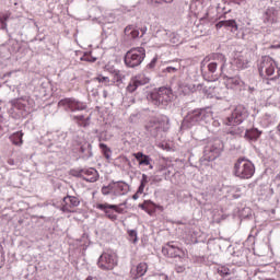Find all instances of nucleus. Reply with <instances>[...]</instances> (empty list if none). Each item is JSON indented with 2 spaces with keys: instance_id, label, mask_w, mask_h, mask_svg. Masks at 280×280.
I'll use <instances>...</instances> for the list:
<instances>
[{
  "instance_id": "nucleus-17",
  "label": "nucleus",
  "mask_w": 280,
  "mask_h": 280,
  "mask_svg": "<svg viewBox=\"0 0 280 280\" xmlns=\"http://www.w3.org/2000/svg\"><path fill=\"white\" fill-rule=\"evenodd\" d=\"M225 86L231 91L246 90V83L240 77H229L225 81Z\"/></svg>"
},
{
  "instance_id": "nucleus-58",
  "label": "nucleus",
  "mask_w": 280,
  "mask_h": 280,
  "mask_svg": "<svg viewBox=\"0 0 280 280\" xmlns=\"http://www.w3.org/2000/svg\"><path fill=\"white\" fill-rule=\"evenodd\" d=\"M163 172H164L165 175L170 174V171H167L166 168L163 170Z\"/></svg>"
},
{
  "instance_id": "nucleus-11",
  "label": "nucleus",
  "mask_w": 280,
  "mask_h": 280,
  "mask_svg": "<svg viewBox=\"0 0 280 280\" xmlns=\"http://www.w3.org/2000/svg\"><path fill=\"white\" fill-rule=\"evenodd\" d=\"M117 266V254L114 252H104L103 255L98 257L97 267L101 270H114Z\"/></svg>"
},
{
  "instance_id": "nucleus-35",
  "label": "nucleus",
  "mask_w": 280,
  "mask_h": 280,
  "mask_svg": "<svg viewBox=\"0 0 280 280\" xmlns=\"http://www.w3.org/2000/svg\"><path fill=\"white\" fill-rule=\"evenodd\" d=\"M10 19L9 14H1L0 13V24H1V30H4L8 32V20Z\"/></svg>"
},
{
  "instance_id": "nucleus-6",
  "label": "nucleus",
  "mask_w": 280,
  "mask_h": 280,
  "mask_svg": "<svg viewBox=\"0 0 280 280\" xmlns=\"http://www.w3.org/2000/svg\"><path fill=\"white\" fill-rule=\"evenodd\" d=\"M143 60H145V48L133 47L125 54L124 62L128 69H137L141 67Z\"/></svg>"
},
{
  "instance_id": "nucleus-23",
  "label": "nucleus",
  "mask_w": 280,
  "mask_h": 280,
  "mask_svg": "<svg viewBox=\"0 0 280 280\" xmlns=\"http://www.w3.org/2000/svg\"><path fill=\"white\" fill-rule=\"evenodd\" d=\"M217 30H222V27H225V30H231V32H237L238 26L237 22L235 20H222L219 21L215 24Z\"/></svg>"
},
{
  "instance_id": "nucleus-55",
  "label": "nucleus",
  "mask_w": 280,
  "mask_h": 280,
  "mask_svg": "<svg viewBox=\"0 0 280 280\" xmlns=\"http://www.w3.org/2000/svg\"><path fill=\"white\" fill-rule=\"evenodd\" d=\"M8 164L9 165H14V160L13 159L8 160Z\"/></svg>"
},
{
  "instance_id": "nucleus-60",
  "label": "nucleus",
  "mask_w": 280,
  "mask_h": 280,
  "mask_svg": "<svg viewBox=\"0 0 280 280\" xmlns=\"http://www.w3.org/2000/svg\"><path fill=\"white\" fill-rule=\"evenodd\" d=\"M162 277H163V279H167V276H165V275H162Z\"/></svg>"
},
{
  "instance_id": "nucleus-37",
  "label": "nucleus",
  "mask_w": 280,
  "mask_h": 280,
  "mask_svg": "<svg viewBox=\"0 0 280 280\" xmlns=\"http://www.w3.org/2000/svg\"><path fill=\"white\" fill-rule=\"evenodd\" d=\"M129 242L137 244L139 237L137 236V230H128Z\"/></svg>"
},
{
  "instance_id": "nucleus-43",
  "label": "nucleus",
  "mask_w": 280,
  "mask_h": 280,
  "mask_svg": "<svg viewBox=\"0 0 280 280\" xmlns=\"http://www.w3.org/2000/svg\"><path fill=\"white\" fill-rule=\"evenodd\" d=\"M151 179V185H156V183H161V180H163V178H161V176L159 175H153L150 177Z\"/></svg>"
},
{
  "instance_id": "nucleus-16",
  "label": "nucleus",
  "mask_w": 280,
  "mask_h": 280,
  "mask_svg": "<svg viewBox=\"0 0 280 280\" xmlns=\"http://www.w3.org/2000/svg\"><path fill=\"white\" fill-rule=\"evenodd\" d=\"M62 202L61 211L63 213H73V209H75V207H80V198L75 196L68 195L63 197Z\"/></svg>"
},
{
  "instance_id": "nucleus-2",
  "label": "nucleus",
  "mask_w": 280,
  "mask_h": 280,
  "mask_svg": "<svg viewBox=\"0 0 280 280\" xmlns=\"http://www.w3.org/2000/svg\"><path fill=\"white\" fill-rule=\"evenodd\" d=\"M248 117V109L244 105H237L231 116L224 119L225 126H233L228 130V135H232L233 137H237L242 135V129L237 126L240 124H244V120Z\"/></svg>"
},
{
  "instance_id": "nucleus-34",
  "label": "nucleus",
  "mask_w": 280,
  "mask_h": 280,
  "mask_svg": "<svg viewBox=\"0 0 280 280\" xmlns=\"http://www.w3.org/2000/svg\"><path fill=\"white\" fill-rule=\"evenodd\" d=\"M100 149L102 150L103 156H105V159L107 161H110V148H108V145L104 144V143H100Z\"/></svg>"
},
{
  "instance_id": "nucleus-63",
  "label": "nucleus",
  "mask_w": 280,
  "mask_h": 280,
  "mask_svg": "<svg viewBox=\"0 0 280 280\" xmlns=\"http://www.w3.org/2000/svg\"><path fill=\"white\" fill-rule=\"evenodd\" d=\"M277 178H279V180H280V175H277Z\"/></svg>"
},
{
  "instance_id": "nucleus-18",
  "label": "nucleus",
  "mask_w": 280,
  "mask_h": 280,
  "mask_svg": "<svg viewBox=\"0 0 280 280\" xmlns=\"http://www.w3.org/2000/svg\"><path fill=\"white\" fill-rule=\"evenodd\" d=\"M96 209H98V211H103L105 213V218H108V220H110L112 222H116L118 217L117 214H115V205L96 203Z\"/></svg>"
},
{
  "instance_id": "nucleus-40",
  "label": "nucleus",
  "mask_w": 280,
  "mask_h": 280,
  "mask_svg": "<svg viewBox=\"0 0 280 280\" xmlns=\"http://www.w3.org/2000/svg\"><path fill=\"white\" fill-rule=\"evenodd\" d=\"M80 60H82L83 62H95L97 60V58L91 56V54H84Z\"/></svg>"
},
{
  "instance_id": "nucleus-12",
  "label": "nucleus",
  "mask_w": 280,
  "mask_h": 280,
  "mask_svg": "<svg viewBox=\"0 0 280 280\" xmlns=\"http://www.w3.org/2000/svg\"><path fill=\"white\" fill-rule=\"evenodd\" d=\"M59 108L70 110V113H78V110H86V105L75 98H62L58 102Z\"/></svg>"
},
{
  "instance_id": "nucleus-15",
  "label": "nucleus",
  "mask_w": 280,
  "mask_h": 280,
  "mask_svg": "<svg viewBox=\"0 0 280 280\" xmlns=\"http://www.w3.org/2000/svg\"><path fill=\"white\" fill-rule=\"evenodd\" d=\"M145 84H150V77L145 74H138L129 82L127 86V91L129 93H135L139 86H145Z\"/></svg>"
},
{
  "instance_id": "nucleus-28",
  "label": "nucleus",
  "mask_w": 280,
  "mask_h": 280,
  "mask_svg": "<svg viewBox=\"0 0 280 280\" xmlns=\"http://www.w3.org/2000/svg\"><path fill=\"white\" fill-rule=\"evenodd\" d=\"M73 121H77L79 126L86 128L91 121V116L85 117L84 115L72 116Z\"/></svg>"
},
{
  "instance_id": "nucleus-36",
  "label": "nucleus",
  "mask_w": 280,
  "mask_h": 280,
  "mask_svg": "<svg viewBox=\"0 0 280 280\" xmlns=\"http://www.w3.org/2000/svg\"><path fill=\"white\" fill-rule=\"evenodd\" d=\"M145 205L147 213H149V215H152V213L156 211V203L152 202L151 200H145Z\"/></svg>"
},
{
  "instance_id": "nucleus-59",
  "label": "nucleus",
  "mask_w": 280,
  "mask_h": 280,
  "mask_svg": "<svg viewBox=\"0 0 280 280\" xmlns=\"http://www.w3.org/2000/svg\"><path fill=\"white\" fill-rule=\"evenodd\" d=\"M273 49H279L280 48V45H277V46H272Z\"/></svg>"
},
{
  "instance_id": "nucleus-3",
  "label": "nucleus",
  "mask_w": 280,
  "mask_h": 280,
  "mask_svg": "<svg viewBox=\"0 0 280 280\" xmlns=\"http://www.w3.org/2000/svg\"><path fill=\"white\" fill-rule=\"evenodd\" d=\"M258 71L260 78L265 80H279L280 78V69L277 67V61L272 59L270 56L261 57L258 63Z\"/></svg>"
},
{
  "instance_id": "nucleus-30",
  "label": "nucleus",
  "mask_w": 280,
  "mask_h": 280,
  "mask_svg": "<svg viewBox=\"0 0 280 280\" xmlns=\"http://www.w3.org/2000/svg\"><path fill=\"white\" fill-rule=\"evenodd\" d=\"M139 30L135 25H128L125 27V36L128 38H139Z\"/></svg>"
},
{
  "instance_id": "nucleus-61",
  "label": "nucleus",
  "mask_w": 280,
  "mask_h": 280,
  "mask_svg": "<svg viewBox=\"0 0 280 280\" xmlns=\"http://www.w3.org/2000/svg\"><path fill=\"white\" fill-rule=\"evenodd\" d=\"M194 5H195V4H194V3H191V4H190V8H194Z\"/></svg>"
},
{
  "instance_id": "nucleus-27",
  "label": "nucleus",
  "mask_w": 280,
  "mask_h": 280,
  "mask_svg": "<svg viewBox=\"0 0 280 280\" xmlns=\"http://www.w3.org/2000/svg\"><path fill=\"white\" fill-rule=\"evenodd\" d=\"M261 137V131L257 128L247 129L245 131V139L248 141H257Z\"/></svg>"
},
{
  "instance_id": "nucleus-13",
  "label": "nucleus",
  "mask_w": 280,
  "mask_h": 280,
  "mask_svg": "<svg viewBox=\"0 0 280 280\" xmlns=\"http://www.w3.org/2000/svg\"><path fill=\"white\" fill-rule=\"evenodd\" d=\"M162 255L174 259L176 257H185V252L176 245V242H168L162 247Z\"/></svg>"
},
{
  "instance_id": "nucleus-19",
  "label": "nucleus",
  "mask_w": 280,
  "mask_h": 280,
  "mask_svg": "<svg viewBox=\"0 0 280 280\" xmlns=\"http://www.w3.org/2000/svg\"><path fill=\"white\" fill-rule=\"evenodd\" d=\"M232 65L236 67V69H248V54L236 52L234 55Z\"/></svg>"
},
{
  "instance_id": "nucleus-9",
  "label": "nucleus",
  "mask_w": 280,
  "mask_h": 280,
  "mask_svg": "<svg viewBox=\"0 0 280 280\" xmlns=\"http://www.w3.org/2000/svg\"><path fill=\"white\" fill-rule=\"evenodd\" d=\"M165 124H170V118H167V116H155L150 118L144 125L145 135H148V137H156L159 130H161Z\"/></svg>"
},
{
  "instance_id": "nucleus-32",
  "label": "nucleus",
  "mask_w": 280,
  "mask_h": 280,
  "mask_svg": "<svg viewBox=\"0 0 280 280\" xmlns=\"http://www.w3.org/2000/svg\"><path fill=\"white\" fill-rule=\"evenodd\" d=\"M150 178L147 174H142V178L140 180V186L138 187V194H143L145 191V185L150 183Z\"/></svg>"
},
{
  "instance_id": "nucleus-8",
  "label": "nucleus",
  "mask_w": 280,
  "mask_h": 280,
  "mask_svg": "<svg viewBox=\"0 0 280 280\" xmlns=\"http://www.w3.org/2000/svg\"><path fill=\"white\" fill-rule=\"evenodd\" d=\"M224 144L220 140H210L207 145L203 148V155L201 161H207L211 163V161H215L218 156L222 153Z\"/></svg>"
},
{
  "instance_id": "nucleus-20",
  "label": "nucleus",
  "mask_w": 280,
  "mask_h": 280,
  "mask_svg": "<svg viewBox=\"0 0 280 280\" xmlns=\"http://www.w3.org/2000/svg\"><path fill=\"white\" fill-rule=\"evenodd\" d=\"M13 110L20 115V117H27L30 115V104L27 101L21 98L13 104Z\"/></svg>"
},
{
  "instance_id": "nucleus-38",
  "label": "nucleus",
  "mask_w": 280,
  "mask_h": 280,
  "mask_svg": "<svg viewBox=\"0 0 280 280\" xmlns=\"http://www.w3.org/2000/svg\"><path fill=\"white\" fill-rule=\"evenodd\" d=\"M156 62H159V56L155 55L151 61L147 65V69H149L150 71H154V69H156Z\"/></svg>"
},
{
  "instance_id": "nucleus-45",
  "label": "nucleus",
  "mask_w": 280,
  "mask_h": 280,
  "mask_svg": "<svg viewBox=\"0 0 280 280\" xmlns=\"http://www.w3.org/2000/svg\"><path fill=\"white\" fill-rule=\"evenodd\" d=\"M129 121H130V124H137L139 121V114H132L129 117Z\"/></svg>"
},
{
  "instance_id": "nucleus-1",
  "label": "nucleus",
  "mask_w": 280,
  "mask_h": 280,
  "mask_svg": "<svg viewBox=\"0 0 280 280\" xmlns=\"http://www.w3.org/2000/svg\"><path fill=\"white\" fill-rule=\"evenodd\" d=\"M211 119H213V112H211L209 108L191 109L184 117L182 128L184 130H189V128H194V126L209 124Z\"/></svg>"
},
{
  "instance_id": "nucleus-21",
  "label": "nucleus",
  "mask_w": 280,
  "mask_h": 280,
  "mask_svg": "<svg viewBox=\"0 0 280 280\" xmlns=\"http://www.w3.org/2000/svg\"><path fill=\"white\" fill-rule=\"evenodd\" d=\"M148 272V264L140 262L136 267H132L130 270L131 279H141Z\"/></svg>"
},
{
  "instance_id": "nucleus-48",
  "label": "nucleus",
  "mask_w": 280,
  "mask_h": 280,
  "mask_svg": "<svg viewBox=\"0 0 280 280\" xmlns=\"http://www.w3.org/2000/svg\"><path fill=\"white\" fill-rule=\"evenodd\" d=\"M174 0H151V3H172Z\"/></svg>"
},
{
  "instance_id": "nucleus-7",
  "label": "nucleus",
  "mask_w": 280,
  "mask_h": 280,
  "mask_svg": "<svg viewBox=\"0 0 280 280\" xmlns=\"http://www.w3.org/2000/svg\"><path fill=\"white\" fill-rule=\"evenodd\" d=\"M128 191H130V185L124 180H112L107 186H103L101 188L103 196H114L115 198L126 196Z\"/></svg>"
},
{
  "instance_id": "nucleus-41",
  "label": "nucleus",
  "mask_w": 280,
  "mask_h": 280,
  "mask_svg": "<svg viewBox=\"0 0 280 280\" xmlns=\"http://www.w3.org/2000/svg\"><path fill=\"white\" fill-rule=\"evenodd\" d=\"M113 75H114L113 84H115V82H121V80H122L121 71L113 70Z\"/></svg>"
},
{
  "instance_id": "nucleus-62",
  "label": "nucleus",
  "mask_w": 280,
  "mask_h": 280,
  "mask_svg": "<svg viewBox=\"0 0 280 280\" xmlns=\"http://www.w3.org/2000/svg\"><path fill=\"white\" fill-rule=\"evenodd\" d=\"M164 34H167V31H163Z\"/></svg>"
},
{
  "instance_id": "nucleus-57",
  "label": "nucleus",
  "mask_w": 280,
  "mask_h": 280,
  "mask_svg": "<svg viewBox=\"0 0 280 280\" xmlns=\"http://www.w3.org/2000/svg\"><path fill=\"white\" fill-rule=\"evenodd\" d=\"M207 60V58L201 62V71H202V69H203V67H205V61Z\"/></svg>"
},
{
  "instance_id": "nucleus-51",
  "label": "nucleus",
  "mask_w": 280,
  "mask_h": 280,
  "mask_svg": "<svg viewBox=\"0 0 280 280\" xmlns=\"http://www.w3.org/2000/svg\"><path fill=\"white\" fill-rule=\"evenodd\" d=\"M116 208H114L115 213H124V209L119 208V206L115 205Z\"/></svg>"
},
{
  "instance_id": "nucleus-46",
  "label": "nucleus",
  "mask_w": 280,
  "mask_h": 280,
  "mask_svg": "<svg viewBox=\"0 0 280 280\" xmlns=\"http://www.w3.org/2000/svg\"><path fill=\"white\" fill-rule=\"evenodd\" d=\"M175 272H177L178 275L185 272V266L176 265Z\"/></svg>"
},
{
  "instance_id": "nucleus-33",
  "label": "nucleus",
  "mask_w": 280,
  "mask_h": 280,
  "mask_svg": "<svg viewBox=\"0 0 280 280\" xmlns=\"http://www.w3.org/2000/svg\"><path fill=\"white\" fill-rule=\"evenodd\" d=\"M214 270L220 277H229V275H231V269L226 266H218Z\"/></svg>"
},
{
  "instance_id": "nucleus-22",
  "label": "nucleus",
  "mask_w": 280,
  "mask_h": 280,
  "mask_svg": "<svg viewBox=\"0 0 280 280\" xmlns=\"http://www.w3.org/2000/svg\"><path fill=\"white\" fill-rule=\"evenodd\" d=\"M135 159L138 161L140 166H149V170H154L152 164V158L150 155L143 154V152L133 153Z\"/></svg>"
},
{
  "instance_id": "nucleus-44",
  "label": "nucleus",
  "mask_w": 280,
  "mask_h": 280,
  "mask_svg": "<svg viewBox=\"0 0 280 280\" xmlns=\"http://www.w3.org/2000/svg\"><path fill=\"white\" fill-rule=\"evenodd\" d=\"M176 71H178V68L170 66L163 70V73H176Z\"/></svg>"
},
{
  "instance_id": "nucleus-52",
  "label": "nucleus",
  "mask_w": 280,
  "mask_h": 280,
  "mask_svg": "<svg viewBox=\"0 0 280 280\" xmlns=\"http://www.w3.org/2000/svg\"><path fill=\"white\" fill-rule=\"evenodd\" d=\"M143 194V192H139V189L136 191V194H133L132 196V200H139V196Z\"/></svg>"
},
{
  "instance_id": "nucleus-31",
  "label": "nucleus",
  "mask_w": 280,
  "mask_h": 280,
  "mask_svg": "<svg viewBox=\"0 0 280 280\" xmlns=\"http://www.w3.org/2000/svg\"><path fill=\"white\" fill-rule=\"evenodd\" d=\"M80 152L83 154V159L89 160L93 156V152L91 151V144L80 147Z\"/></svg>"
},
{
  "instance_id": "nucleus-4",
  "label": "nucleus",
  "mask_w": 280,
  "mask_h": 280,
  "mask_svg": "<svg viewBox=\"0 0 280 280\" xmlns=\"http://www.w3.org/2000/svg\"><path fill=\"white\" fill-rule=\"evenodd\" d=\"M233 174L236 178L248 180V178L255 176V164L246 158H238L234 163Z\"/></svg>"
},
{
  "instance_id": "nucleus-53",
  "label": "nucleus",
  "mask_w": 280,
  "mask_h": 280,
  "mask_svg": "<svg viewBox=\"0 0 280 280\" xmlns=\"http://www.w3.org/2000/svg\"><path fill=\"white\" fill-rule=\"evenodd\" d=\"M139 209H142V211H145L147 212V203H145V200L143 203H139Z\"/></svg>"
},
{
  "instance_id": "nucleus-10",
  "label": "nucleus",
  "mask_w": 280,
  "mask_h": 280,
  "mask_svg": "<svg viewBox=\"0 0 280 280\" xmlns=\"http://www.w3.org/2000/svg\"><path fill=\"white\" fill-rule=\"evenodd\" d=\"M210 60H217L220 67V75L224 78V80L231 78L233 73H235V69H233V62H226V56L220 52H213L210 55Z\"/></svg>"
},
{
  "instance_id": "nucleus-54",
  "label": "nucleus",
  "mask_w": 280,
  "mask_h": 280,
  "mask_svg": "<svg viewBox=\"0 0 280 280\" xmlns=\"http://www.w3.org/2000/svg\"><path fill=\"white\" fill-rule=\"evenodd\" d=\"M1 250H3V245L0 244V253ZM3 265H4L3 260H0V268H3Z\"/></svg>"
},
{
  "instance_id": "nucleus-42",
  "label": "nucleus",
  "mask_w": 280,
  "mask_h": 280,
  "mask_svg": "<svg viewBox=\"0 0 280 280\" xmlns=\"http://www.w3.org/2000/svg\"><path fill=\"white\" fill-rule=\"evenodd\" d=\"M232 191L234 192L232 195V198L237 200V198H242V189L241 188H233Z\"/></svg>"
},
{
  "instance_id": "nucleus-56",
  "label": "nucleus",
  "mask_w": 280,
  "mask_h": 280,
  "mask_svg": "<svg viewBox=\"0 0 280 280\" xmlns=\"http://www.w3.org/2000/svg\"><path fill=\"white\" fill-rule=\"evenodd\" d=\"M248 91L249 93H253V91H255V88L248 86Z\"/></svg>"
},
{
  "instance_id": "nucleus-14",
  "label": "nucleus",
  "mask_w": 280,
  "mask_h": 280,
  "mask_svg": "<svg viewBox=\"0 0 280 280\" xmlns=\"http://www.w3.org/2000/svg\"><path fill=\"white\" fill-rule=\"evenodd\" d=\"M77 176L79 178H83L86 183H97L100 179V173L97 170L90 167V168H81L78 171Z\"/></svg>"
},
{
  "instance_id": "nucleus-49",
  "label": "nucleus",
  "mask_w": 280,
  "mask_h": 280,
  "mask_svg": "<svg viewBox=\"0 0 280 280\" xmlns=\"http://www.w3.org/2000/svg\"><path fill=\"white\" fill-rule=\"evenodd\" d=\"M140 32H141L140 37L145 36V34L148 33V26H142V27L140 28Z\"/></svg>"
},
{
  "instance_id": "nucleus-26",
  "label": "nucleus",
  "mask_w": 280,
  "mask_h": 280,
  "mask_svg": "<svg viewBox=\"0 0 280 280\" xmlns=\"http://www.w3.org/2000/svg\"><path fill=\"white\" fill-rule=\"evenodd\" d=\"M213 96L215 100H226L229 97V88L225 86H217L213 89Z\"/></svg>"
},
{
  "instance_id": "nucleus-5",
  "label": "nucleus",
  "mask_w": 280,
  "mask_h": 280,
  "mask_svg": "<svg viewBox=\"0 0 280 280\" xmlns=\"http://www.w3.org/2000/svg\"><path fill=\"white\" fill-rule=\"evenodd\" d=\"M149 100L152 102V104H154V106L165 108V106H167V104L174 100V92L171 90V88L162 86L151 92Z\"/></svg>"
},
{
  "instance_id": "nucleus-24",
  "label": "nucleus",
  "mask_w": 280,
  "mask_h": 280,
  "mask_svg": "<svg viewBox=\"0 0 280 280\" xmlns=\"http://www.w3.org/2000/svg\"><path fill=\"white\" fill-rule=\"evenodd\" d=\"M218 67H220V62L218 60H212L207 65L208 73L212 77V81L220 78V70L218 71Z\"/></svg>"
},
{
  "instance_id": "nucleus-25",
  "label": "nucleus",
  "mask_w": 280,
  "mask_h": 280,
  "mask_svg": "<svg viewBox=\"0 0 280 280\" xmlns=\"http://www.w3.org/2000/svg\"><path fill=\"white\" fill-rule=\"evenodd\" d=\"M278 14L279 13L277 12V9L268 8L264 14V23H268L269 25H272V23H277Z\"/></svg>"
},
{
  "instance_id": "nucleus-29",
  "label": "nucleus",
  "mask_w": 280,
  "mask_h": 280,
  "mask_svg": "<svg viewBox=\"0 0 280 280\" xmlns=\"http://www.w3.org/2000/svg\"><path fill=\"white\" fill-rule=\"evenodd\" d=\"M13 145H23V131H16L9 137Z\"/></svg>"
},
{
  "instance_id": "nucleus-50",
  "label": "nucleus",
  "mask_w": 280,
  "mask_h": 280,
  "mask_svg": "<svg viewBox=\"0 0 280 280\" xmlns=\"http://www.w3.org/2000/svg\"><path fill=\"white\" fill-rule=\"evenodd\" d=\"M105 69H106V71H108L109 73H112V75H113V71H117V69H115V68L112 67V66H105Z\"/></svg>"
},
{
  "instance_id": "nucleus-47",
  "label": "nucleus",
  "mask_w": 280,
  "mask_h": 280,
  "mask_svg": "<svg viewBox=\"0 0 280 280\" xmlns=\"http://www.w3.org/2000/svg\"><path fill=\"white\" fill-rule=\"evenodd\" d=\"M171 43L176 44L178 43V37L176 36V33H171Z\"/></svg>"
},
{
  "instance_id": "nucleus-39",
  "label": "nucleus",
  "mask_w": 280,
  "mask_h": 280,
  "mask_svg": "<svg viewBox=\"0 0 280 280\" xmlns=\"http://www.w3.org/2000/svg\"><path fill=\"white\" fill-rule=\"evenodd\" d=\"M96 80L97 82H100V84H103L104 86H110V78L108 77L98 75Z\"/></svg>"
}]
</instances>
